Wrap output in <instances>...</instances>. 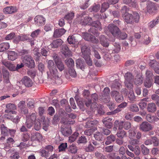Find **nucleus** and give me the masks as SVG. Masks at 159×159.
Returning <instances> with one entry per match:
<instances>
[{
	"label": "nucleus",
	"instance_id": "nucleus-27",
	"mask_svg": "<svg viewBox=\"0 0 159 159\" xmlns=\"http://www.w3.org/2000/svg\"><path fill=\"white\" fill-rule=\"evenodd\" d=\"M146 119L147 121L150 123H153L159 120V119L157 117L152 116L150 114L147 115Z\"/></svg>",
	"mask_w": 159,
	"mask_h": 159
},
{
	"label": "nucleus",
	"instance_id": "nucleus-20",
	"mask_svg": "<svg viewBox=\"0 0 159 159\" xmlns=\"http://www.w3.org/2000/svg\"><path fill=\"white\" fill-rule=\"evenodd\" d=\"M143 78L140 74H138L135 76L134 80V84L136 85H140L143 83Z\"/></svg>",
	"mask_w": 159,
	"mask_h": 159
},
{
	"label": "nucleus",
	"instance_id": "nucleus-44",
	"mask_svg": "<svg viewBox=\"0 0 159 159\" xmlns=\"http://www.w3.org/2000/svg\"><path fill=\"white\" fill-rule=\"evenodd\" d=\"M79 134L75 132L69 138V141L70 143L74 142L76 139Z\"/></svg>",
	"mask_w": 159,
	"mask_h": 159
},
{
	"label": "nucleus",
	"instance_id": "nucleus-50",
	"mask_svg": "<svg viewBox=\"0 0 159 159\" xmlns=\"http://www.w3.org/2000/svg\"><path fill=\"white\" fill-rule=\"evenodd\" d=\"M67 40L70 44H75L76 42L75 37L73 35L69 36Z\"/></svg>",
	"mask_w": 159,
	"mask_h": 159
},
{
	"label": "nucleus",
	"instance_id": "nucleus-51",
	"mask_svg": "<svg viewBox=\"0 0 159 159\" xmlns=\"http://www.w3.org/2000/svg\"><path fill=\"white\" fill-rule=\"evenodd\" d=\"M74 13L73 12H70L66 15L64 18L67 20H71L74 18Z\"/></svg>",
	"mask_w": 159,
	"mask_h": 159
},
{
	"label": "nucleus",
	"instance_id": "nucleus-31",
	"mask_svg": "<svg viewBox=\"0 0 159 159\" xmlns=\"http://www.w3.org/2000/svg\"><path fill=\"white\" fill-rule=\"evenodd\" d=\"M116 135L117 137L120 139H123L127 136L126 132L123 130H119L117 131Z\"/></svg>",
	"mask_w": 159,
	"mask_h": 159
},
{
	"label": "nucleus",
	"instance_id": "nucleus-16",
	"mask_svg": "<svg viewBox=\"0 0 159 159\" xmlns=\"http://www.w3.org/2000/svg\"><path fill=\"white\" fill-rule=\"evenodd\" d=\"M63 41L61 39L54 40L49 46V48H56L60 46L62 44Z\"/></svg>",
	"mask_w": 159,
	"mask_h": 159
},
{
	"label": "nucleus",
	"instance_id": "nucleus-9",
	"mask_svg": "<svg viewBox=\"0 0 159 159\" xmlns=\"http://www.w3.org/2000/svg\"><path fill=\"white\" fill-rule=\"evenodd\" d=\"M152 129V127L151 125L146 121L142 122L139 126V129L144 132L149 131Z\"/></svg>",
	"mask_w": 159,
	"mask_h": 159
},
{
	"label": "nucleus",
	"instance_id": "nucleus-61",
	"mask_svg": "<svg viewBox=\"0 0 159 159\" xmlns=\"http://www.w3.org/2000/svg\"><path fill=\"white\" fill-rule=\"evenodd\" d=\"M94 132V130L92 129H86L84 131V134L87 136H90Z\"/></svg>",
	"mask_w": 159,
	"mask_h": 159
},
{
	"label": "nucleus",
	"instance_id": "nucleus-35",
	"mask_svg": "<svg viewBox=\"0 0 159 159\" xmlns=\"http://www.w3.org/2000/svg\"><path fill=\"white\" fill-rule=\"evenodd\" d=\"M36 119V115L35 113H32L26 116V120L33 122H35Z\"/></svg>",
	"mask_w": 159,
	"mask_h": 159
},
{
	"label": "nucleus",
	"instance_id": "nucleus-34",
	"mask_svg": "<svg viewBox=\"0 0 159 159\" xmlns=\"http://www.w3.org/2000/svg\"><path fill=\"white\" fill-rule=\"evenodd\" d=\"M65 62L67 66L69 68H73L74 66V62L73 60L71 58L67 59L65 60Z\"/></svg>",
	"mask_w": 159,
	"mask_h": 159
},
{
	"label": "nucleus",
	"instance_id": "nucleus-11",
	"mask_svg": "<svg viewBox=\"0 0 159 159\" xmlns=\"http://www.w3.org/2000/svg\"><path fill=\"white\" fill-rule=\"evenodd\" d=\"M34 21L35 24L37 26H40L45 24L46 19L42 16L38 15L34 18Z\"/></svg>",
	"mask_w": 159,
	"mask_h": 159
},
{
	"label": "nucleus",
	"instance_id": "nucleus-6",
	"mask_svg": "<svg viewBox=\"0 0 159 159\" xmlns=\"http://www.w3.org/2000/svg\"><path fill=\"white\" fill-rule=\"evenodd\" d=\"M53 146L49 145L46 146L45 149L41 150L40 153L41 156L47 158L50 155L51 152L53 151Z\"/></svg>",
	"mask_w": 159,
	"mask_h": 159
},
{
	"label": "nucleus",
	"instance_id": "nucleus-48",
	"mask_svg": "<svg viewBox=\"0 0 159 159\" xmlns=\"http://www.w3.org/2000/svg\"><path fill=\"white\" fill-rule=\"evenodd\" d=\"M87 142V138L84 135L81 136L79 138L78 141V143H85Z\"/></svg>",
	"mask_w": 159,
	"mask_h": 159
},
{
	"label": "nucleus",
	"instance_id": "nucleus-5",
	"mask_svg": "<svg viewBox=\"0 0 159 159\" xmlns=\"http://www.w3.org/2000/svg\"><path fill=\"white\" fill-rule=\"evenodd\" d=\"M82 36L83 38L85 40L91 42L95 43H97L98 42V40L93 35L87 32L82 33Z\"/></svg>",
	"mask_w": 159,
	"mask_h": 159
},
{
	"label": "nucleus",
	"instance_id": "nucleus-18",
	"mask_svg": "<svg viewBox=\"0 0 159 159\" xmlns=\"http://www.w3.org/2000/svg\"><path fill=\"white\" fill-rule=\"evenodd\" d=\"M112 118L109 117H107L103 120L102 122L107 128L110 129L112 125V124L111 121L112 120Z\"/></svg>",
	"mask_w": 159,
	"mask_h": 159
},
{
	"label": "nucleus",
	"instance_id": "nucleus-43",
	"mask_svg": "<svg viewBox=\"0 0 159 159\" xmlns=\"http://www.w3.org/2000/svg\"><path fill=\"white\" fill-rule=\"evenodd\" d=\"M55 64L60 71H61L64 69V65L61 61V60L59 61Z\"/></svg>",
	"mask_w": 159,
	"mask_h": 159
},
{
	"label": "nucleus",
	"instance_id": "nucleus-39",
	"mask_svg": "<svg viewBox=\"0 0 159 159\" xmlns=\"http://www.w3.org/2000/svg\"><path fill=\"white\" fill-rule=\"evenodd\" d=\"M117 34H118L116 35L115 37H117L119 39H124L127 37V34L125 32L121 33L120 30H119V32Z\"/></svg>",
	"mask_w": 159,
	"mask_h": 159
},
{
	"label": "nucleus",
	"instance_id": "nucleus-1",
	"mask_svg": "<svg viewBox=\"0 0 159 159\" xmlns=\"http://www.w3.org/2000/svg\"><path fill=\"white\" fill-rule=\"evenodd\" d=\"M47 66L49 70L47 72L48 79L49 80H53V82L57 84H61V80L60 79L61 75L58 74L53 61L49 60L48 62Z\"/></svg>",
	"mask_w": 159,
	"mask_h": 159
},
{
	"label": "nucleus",
	"instance_id": "nucleus-57",
	"mask_svg": "<svg viewBox=\"0 0 159 159\" xmlns=\"http://www.w3.org/2000/svg\"><path fill=\"white\" fill-rule=\"evenodd\" d=\"M19 153L16 152L13 153L10 157V159H18L20 157Z\"/></svg>",
	"mask_w": 159,
	"mask_h": 159
},
{
	"label": "nucleus",
	"instance_id": "nucleus-47",
	"mask_svg": "<svg viewBox=\"0 0 159 159\" xmlns=\"http://www.w3.org/2000/svg\"><path fill=\"white\" fill-rule=\"evenodd\" d=\"M129 109L130 110L133 112H137L139 111L138 106L135 104L131 105L130 106Z\"/></svg>",
	"mask_w": 159,
	"mask_h": 159
},
{
	"label": "nucleus",
	"instance_id": "nucleus-49",
	"mask_svg": "<svg viewBox=\"0 0 159 159\" xmlns=\"http://www.w3.org/2000/svg\"><path fill=\"white\" fill-rule=\"evenodd\" d=\"M152 144L154 146H157L159 145V140L154 136L152 137Z\"/></svg>",
	"mask_w": 159,
	"mask_h": 159
},
{
	"label": "nucleus",
	"instance_id": "nucleus-22",
	"mask_svg": "<svg viewBox=\"0 0 159 159\" xmlns=\"http://www.w3.org/2000/svg\"><path fill=\"white\" fill-rule=\"evenodd\" d=\"M147 9L149 13H152L155 10V7L153 3L148 1L147 2Z\"/></svg>",
	"mask_w": 159,
	"mask_h": 159
},
{
	"label": "nucleus",
	"instance_id": "nucleus-54",
	"mask_svg": "<svg viewBox=\"0 0 159 159\" xmlns=\"http://www.w3.org/2000/svg\"><path fill=\"white\" fill-rule=\"evenodd\" d=\"M133 22H138L140 16L138 13L135 12L133 14Z\"/></svg>",
	"mask_w": 159,
	"mask_h": 159
},
{
	"label": "nucleus",
	"instance_id": "nucleus-37",
	"mask_svg": "<svg viewBox=\"0 0 159 159\" xmlns=\"http://www.w3.org/2000/svg\"><path fill=\"white\" fill-rule=\"evenodd\" d=\"M1 129L2 134L4 136H7L8 135L9 131L7 128L5 127L4 124H2L1 126Z\"/></svg>",
	"mask_w": 159,
	"mask_h": 159
},
{
	"label": "nucleus",
	"instance_id": "nucleus-7",
	"mask_svg": "<svg viewBox=\"0 0 159 159\" xmlns=\"http://www.w3.org/2000/svg\"><path fill=\"white\" fill-rule=\"evenodd\" d=\"M82 42L81 41L79 43L80 45H81L80 47L83 57L90 55L91 54L90 49L84 43H82Z\"/></svg>",
	"mask_w": 159,
	"mask_h": 159
},
{
	"label": "nucleus",
	"instance_id": "nucleus-33",
	"mask_svg": "<svg viewBox=\"0 0 159 159\" xmlns=\"http://www.w3.org/2000/svg\"><path fill=\"white\" fill-rule=\"evenodd\" d=\"M145 87L148 88H150L152 85V79H146L144 82Z\"/></svg>",
	"mask_w": 159,
	"mask_h": 159
},
{
	"label": "nucleus",
	"instance_id": "nucleus-46",
	"mask_svg": "<svg viewBox=\"0 0 159 159\" xmlns=\"http://www.w3.org/2000/svg\"><path fill=\"white\" fill-rule=\"evenodd\" d=\"M77 148L76 146L74 145H72L69 147L68 151L72 153H75L77 152Z\"/></svg>",
	"mask_w": 159,
	"mask_h": 159
},
{
	"label": "nucleus",
	"instance_id": "nucleus-26",
	"mask_svg": "<svg viewBox=\"0 0 159 159\" xmlns=\"http://www.w3.org/2000/svg\"><path fill=\"white\" fill-rule=\"evenodd\" d=\"M147 110L150 112H154L157 110V107L155 103L151 102L148 104Z\"/></svg>",
	"mask_w": 159,
	"mask_h": 159
},
{
	"label": "nucleus",
	"instance_id": "nucleus-14",
	"mask_svg": "<svg viewBox=\"0 0 159 159\" xmlns=\"http://www.w3.org/2000/svg\"><path fill=\"white\" fill-rule=\"evenodd\" d=\"M61 52L62 54L66 57H70L72 55L71 52L69 50L68 47L66 45L62 46Z\"/></svg>",
	"mask_w": 159,
	"mask_h": 159
},
{
	"label": "nucleus",
	"instance_id": "nucleus-41",
	"mask_svg": "<svg viewBox=\"0 0 159 159\" xmlns=\"http://www.w3.org/2000/svg\"><path fill=\"white\" fill-rule=\"evenodd\" d=\"M140 147L142 152L143 155H146L149 153V149L146 147L144 144H142Z\"/></svg>",
	"mask_w": 159,
	"mask_h": 159
},
{
	"label": "nucleus",
	"instance_id": "nucleus-21",
	"mask_svg": "<svg viewBox=\"0 0 159 159\" xmlns=\"http://www.w3.org/2000/svg\"><path fill=\"white\" fill-rule=\"evenodd\" d=\"M100 41L101 44L103 47H108L109 44L108 39L104 35H101L100 37Z\"/></svg>",
	"mask_w": 159,
	"mask_h": 159
},
{
	"label": "nucleus",
	"instance_id": "nucleus-24",
	"mask_svg": "<svg viewBox=\"0 0 159 159\" xmlns=\"http://www.w3.org/2000/svg\"><path fill=\"white\" fill-rule=\"evenodd\" d=\"M8 59L11 61H14L17 57V54L14 51H9L8 52Z\"/></svg>",
	"mask_w": 159,
	"mask_h": 159
},
{
	"label": "nucleus",
	"instance_id": "nucleus-53",
	"mask_svg": "<svg viewBox=\"0 0 159 159\" xmlns=\"http://www.w3.org/2000/svg\"><path fill=\"white\" fill-rule=\"evenodd\" d=\"M149 66L154 69L158 66V63L154 60H150L149 62Z\"/></svg>",
	"mask_w": 159,
	"mask_h": 159
},
{
	"label": "nucleus",
	"instance_id": "nucleus-15",
	"mask_svg": "<svg viewBox=\"0 0 159 159\" xmlns=\"http://www.w3.org/2000/svg\"><path fill=\"white\" fill-rule=\"evenodd\" d=\"M18 106L22 113L25 114H26L28 113V110L25 107V103L24 101L20 102L18 104Z\"/></svg>",
	"mask_w": 159,
	"mask_h": 159
},
{
	"label": "nucleus",
	"instance_id": "nucleus-52",
	"mask_svg": "<svg viewBox=\"0 0 159 159\" xmlns=\"http://www.w3.org/2000/svg\"><path fill=\"white\" fill-rule=\"evenodd\" d=\"M94 137L96 140L100 141L102 139V135L100 132H98L94 134Z\"/></svg>",
	"mask_w": 159,
	"mask_h": 159
},
{
	"label": "nucleus",
	"instance_id": "nucleus-45",
	"mask_svg": "<svg viewBox=\"0 0 159 159\" xmlns=\"http://www.w3.org/2000/svg\"><path fill=\"white\" fill-rule=\"evenodd\" d=\"M109 3L107 2H104L102 5L101 9L100 11L101 12H105L109 7Z\"/></svg>",
	"mask_w": 159,
	"mask_h": 159
},
{
	"label": "nucleus",
	"instance_id": "nucleus-59",
	"mask_svg": "<svg viewBox=\"0 0 159 159\" xmlns=\"http://www.w3.org/2000/svg\"><path fill=\"white\" fill-rule=\"evenodd\" d=\"M40 32L41 30L40 29L36 30L32 33L31 36L33 38L36 37Z\"/></svg>",
	"mask_w": 159,
	"mask_h": 159
},
{
	"label": "nucleus",
	"instance_id": "nucleus-40",
	"mask_svg": "<svg viewBox=\"0 0 159 159\" xmlns=\"http://www.w3.org/2000/svg\"><path fill=\"white\" fill-rule=\"evenodd\" d=\"M92 27L99 29V30H101L102 28L101 27V23L98 21H94L92 22L91 24Z\"/></svg>",
	"mask_w": 159,
	"mask_h": 159
},
{
	"label": "nucleus",
	"instance_id": "nucleus-3",
	"mask_svg": "<svg viewBox=\"0 0 159 159\" xmlns=\"http://www.w3.org/2000/svg\"><path fill=\"white\" fill-rule=\"evenodd\" d=\"M22 61L26 66L32 68L34 67L35 63L32 57L29 55H27L23 57L22 58Z\"/></svg>",
	"mask_w": 159,
	"mask_h": 159
},
{
	"label": "nucleus",
	"instance_id": "nucleus-42",
	"mask_svg": "<svg viewBox=\"0 0 159 159\" xmlns=\"http://www.w3.org/2000/svg\"><path fill=\"white\" fill-rule=\"evenodd\" d=\"M67 147V143H61L58 146L59 151V152L65 151Z\"/></svg>",
	"mask_w": 159,
	"mask_h": 159
},
{
	"label": "nucleus",
	"instance_id": "nucleus-4",
	"mask_svg": "<svg viewBox=\"0 0 159 159\" xmlns=\"http://www.w3.org/2000/svg\"><path fill=\"white\" fill-rule=\"evenodd\" d=\"M2 73L3 78L4 79V82L5 83L3 88H5L6 87L7 88V89H9L11 86L9 80V72L7 70L5 69H3L2 70Z\"/></svg>",
	"mask_w": 159,
	"mask_h": 159
},
{
	"label": "nucleus",
	"instance_id": "nucleus-62",
	"mask_svg": "<svg viewBox=\"0 0 159 159\" xmlns=\"http://www.w3.org/2000/svg\"><path fill=\"white\" fill-rule=\"evenodd\" d=\"M150 39L148 36H146L145 38L142 40V43L145 44H148L150 42Z\"/></svg>",
	"mask_w": 159,
	"mask_h": 159
},
{
	"label": "nucleus",
	"instance_id": "nucleus-58",
	"mask_svg": "<svg viewBox=\"0 0 159 159\" xmlns=\"http://www.w3.org/2000/svg\"><path fill=\"white\" fill-rule=\"evenodd\" d=\"M34 129L36 131H39L40 129V123L39 121H35L34 122Z\"/></svg>",
	"mask_w": 159,
	"mask_h": 159
},
{
	"label": "nucleus",
	"instance_id": "nucleus-10",
	"mask_svg": "<svg viewBox=\"0 0 159 159\" xmlns=\"http://www.w3.org/2000/svg\"><path fill=\"white\" fill-rule=\"evenodd\" d=\"M109 31L115 37L119 32V29L116 25L113 24H110L107 27Z\"/></svg>",
	"mask_w": 159,
	"mask_h": 159
},
{
	"label": "nucleus",
	"instance_id": "nucleus-38",
	"mask_svg": "<svg viewBox=\"0 0 159 159\" xmlns=\"http://www.w3.org/2000/svg\"><path fill=\"white\" fill-rule=\"evenodd\" d=\"M159 22V17H157L155 20L150 22L148 24V26L151 28H152Z\"/></svg>",
	"mask_w": 159,
	"mask_h": 159
},
{
	"label": "nucleus",
	"instance_id": "nucleus-13",
	"mask_svg": "<svg viewBox=\"0 0 159 159\" xmlns=\"http://www.w3.org/2000/svg\"><path fill=\"white\" fill-rule=\"evenodd\" d=\"M22 80L23 83L26 87H30L33 84V82L31 79L27 76H24Z\"/></svg>",
	"mask_w": 159,
	"mask_h": 159
},
{
	"label": "nucleus",
	"instance_id": "nucleus-60",
	"mask_svg": "<svg viewBox=\"0 0 159 159\" xmlns=\"http://www.w3.org/2000/svg\"><path fill=\"white\" fill-rule=\"evenodd\" d=\"M110 89L108 87H106L104 89L101 95H110Z\"/></svg>",
	"mask_w": 159,
	"mask_h": 159
},
{
	"label": "nucleus",
	"instance_id": "nucleus-2",
	"mask_svg": "<svg viewBox=\"0 0 159 159\" xmlns=\"http://www.w3.org/2000/svg\"><path fill=\"white\" fill-rule=\"evenodd\" d=\"M125 86L128 89H132L133 88V80L134 76L130 72H128L125 74Z\"/></svg>",
	"mask_w": 159,
	"mask_h": 159
},
{
	"label": "nucleus",
	"instance_id": "nucleus-8",
	"mask_svg": "<svg viewBox=\"0 0 159 159\" xmlns=\"http://www.w3.org/2000/svg\"><path fill=\"white\" fill-rule=\"evenodd\" d=\"M111 96L114 97L115 101L118 102H120L124 100L123 95L117 91L114 90L111 91Z\"/></svg>",
	"mask_w": 159,
	"mask_h": 159
},
{
	"label": "nucleus",
	"instance_id": "nucleus-56",
	"mask_svg": "<svg viewBox=\"0 0 159 159\" xmlns=\"http://www.w3.org/2000/svg\"><path fill=\"white\" fill-rule=\"evenodd\" d=\"M83 57L85 59L88 65L89 66L92 65V61L91 60L90 55L84 56Z\"/></svg>",
	"mask_w": 159,
	"mask_h": 159
},
{
	"label": "nucleus",
	"instance_id": "nucleus-30",
	"mask_svg": "<svg viewBox=\"0 0 159 159\" xmlns=\"http://www.w3.org/2000/svg\"><path fill=\"white\" fill-rule=\"evenodd\" d=\"M61 131L62 134L65 136H68L71 133V129L66 127L65 128H61Z\"/></svg>",
	"mask_w": 159,
	"mask_h": 159
},
{
	"label": "nucleus",
	"instance_id": "nucleus-36",
	"mask_svg": "<svg viewBox=\"0 0 159 159\" xmlns=\"http://www.w3.org/2000/svg\"><path fill=\"white\" fill-rule=\"evenodd\" d=\"M84 149L86 152H91L94 151V148L91 143L89 142V144L85 147Z\"/></svg>",
	"mask_w": 159,
	"mask_h": 159
},
{
	"label": "nucleus",
	"instance_id": "nucleus-23",
	"mask_svg": "<svg viewBox=\"0 0 159 159\" xmlns=\"http://www.w3.org/2000/svg\"><path fill=\"white\" fill-rule=\"evenodd\" d=\"M3 65L7 67L11 71H15L16 70L15 65L8 61H3L2 62Z\"/></svg>",
	"mask_w": 159,
	"mask_h": 159
},
{
	"label": "nucleus",
	"instance_id": "nucleus-17",
	"mask_svg": "<svg viewBox=\"0 0 159 159\" xmlns=\"http://www.w3.org/2000/svg\"><path fill=\"white\" fill-rule=\"evenodd\" d=\"M17 11L16 7L10 6L4 8L3 9V12L6 14H11Z\"/></svg>",
	"mask_w": 159,
	"mask_h": 159
},
{
	"label": "nucleus",
	"instance_id": "nucleus-25",
	"mask_svg": "<svg viewBox=\"0 0 159 159\" xmlns=\"http://www.w3.org/2000/svg\"><path fill=\"white\" fill-rule=\"evenodd\" d=\"M128 100L132 103H133L136 101V98L133 91H130L126 95Z\"/></svg>",
	"mask_w": 159,
	"mask_h": 159
},
{
	"label": "nucleus",
	"instance_id": "nucleus-64",
	"mask_svg": "<svg viewBox=\"0 0 159 159\" xmlns=\"http://www.w3.org/2000/svg\"><path fill=\"white\" fill-rule=\"evenodd\" d=\"M133 152L136 155H139L140 153V150L139 146H135Z\"/></svg>",
	"mask_w": 159,
	"mask_h": 159
},
{
	"label": "nucleus",
	"instance_id": "nucleus-19",
	"mask_svg": "<svg viewBox=\"0 0 159 159\" xmlns=\"http://www.w3.org/2000/svg\"><path fill=\"white\" fill-rule=\"evenodd\" d=\"M66 32V30L64 29H56L54 31L53 36L55 38L60 37L64 34Z\"/></svg>",
	"mask_w": 159,
	"mask_h": 159
},
{
	"label": "nucleus",
	"instance_id": "nucleus-63",
	"mask_svg": "<svg viewBox=\"0 0 159 159\" xmlns=\"http://www.w3.org/2000/svg\"><path fill=\"white\" fill-rule=\"evenodd\" d=\"M120 84L117 82H114L111 85V87L112 88H116V89H120Z\"/></svg>",
	"mask_w": 159,
	"mask_h": 159
},
{
	"label": "nucleus",
	"instance_id": "nucleus-12",
	"mask_svg": "<svg viewBox=\"0 0 159 159\" xmlns=\"http://www.w3.org/2000/svg\"><path fill=\"white\" fill-rule=\"evenodd\" d=\"M123 17L125 21L128 24H132L133 23V15L128 13H125L123 15Z\"/></svg>",
	"mask_w": 159,
	"mask_h": 159
},
{
	"label": "nucleus",
	"instance_id": "nucleus-28",
	"mask_svg": "<svg viewBox=\"0 0 159 159\" xmlns=\"http://www.w3.org/2000/svg\"><path fill=\"white\" fill-rule=\"evenodd\" d=\"M92 21V18L88 16H87L85 17L84 19H81L79 22L82 25H85L89 24V23L91 22Z\"/></svg>",
	"mask_w": 159,
	"mask_h": 159
},
{
	"label": "nucleus",
	"instance_id": "nucleus-55",
	"mask_svg": "<svg viewBox=\"0 0 159 159\" xmlns=\"http://www.w3.org/2000/svg\"><path fill=\"white\" fill-rule=\"evenodd\" d=\"M89 32L91 33L94 35L97 36L99 35V33L98 30L94 27H92L88 30Z\"/></svg>",
	"mask_w": 159,
	"mask_h": 159
},
{
	"label": "nucleus",
	"instance_id": "nucleus-32",
	"mask_svg": "<svg viewBox=\"0 0 159 159\" xmlns=\"http://www.w3.org/2000/svg\"><path fill=\"white\" fill-rule=\"evenodd\" d=\"M111 100L110 95H101L100 96V100L102 102L105 103H108Z\"/></svg>",
	"mask_w": 159,
	"mask_h": 159
},
{
	"label": "nucleus",
	"instance_id": "nucleus-29",
	"mask_svg": "<svg viewBox=\"0 0 159 159\" xmlns=\"http://www.w3.org/2000/svg\"><path fill=\"white\" fill-rule=\"evenodd\" d=\"M10 47L9 44L8 43H2L0 44V52H3L8 49Z\"/></svg>",
	"mask_w": 159,
	"mask_h": 159
}]
</instances>
